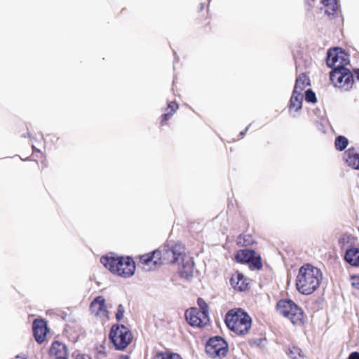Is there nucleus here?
<instances>
[{
  "label": "nucleus",
  "mask_w": 359,
  "mask_h": 359,
  "mask_svg": "<svg viewBox=\"0 0 359 359\" xmlns=\"http://www.w3.org/2000/svg\"><path fill=\"white\" fill-rule=\"evenodd\" d=\"M304 99L309 103H316L317 102L316 95L312 89H307L305 91Z\"/></svg>",
  "instance_id": "cd10ccee"
},
{
  "label": "nucleus",
  "mask_w": 359,
  "mask_h": 359,
  "mask_svg": "<svg viewBox=\"0 0 359 359\" xmlns=\"http://www.w3.org/2000/svg\"><path fill=\"white\" fill-rule=\"evenodd\" d=\"M228 351V343L220 336L212 337L206 342L205 353L211 358H224Z\"/></svg>",
  "instance_id": "0eeeda50"
},
{
  "label": "nucleus",
  "mask_w": 359,
  "mask_h": 359,
  "mask_svg": "<svg viewBox=\"0 0 359 359\" xmlns=\"http://www.w3.org/2000/svg\"><path fill=\"white\" fill-rule=\"evenodd\" d=\"M122 263L118 264L119 271L116 273L117 275L123 278H129L134 275L135 271V263L131 257L121 256Z\"/></svg>",
  "instance_id": "f8f14e48"
},
{
  "label": "nucleus",
  "mask_w": 359,
  "mask_h": 359,
  "mask_svg": "<svg viewBox=\"0 0 359 359\" xmlns=\"http://www.w3.org/2000/svg\"><path fill=\"white\" fill-rule=\"evenodd\" d=\"M27 135H28V137L29 138L30 140V142H31V146H32V150H33V154L32 156H36L37 158L39 157V155H42L41 151L38 149H36L35 144H34V142L36 140L34 137L33 135L30 133H27Z\"/></svg>",
  "instance_id": "c756f323"
},
{
  "label": "nucleus",
  "mask_w": 359,
  "mask_h": 359,
  "mask_svg": "<svg viewBox=\"0 0 359 359\" xmlns=\"http://www.w3.org/2000/svg\"><path fill=\"white\" fill-rule=\"evenodd\" d=\"M348 145V140L343 135L336 137L334 140V147L337 151H342L346 149Z\"/></svg>",
  "instance_id": "4be33fe9"
},
{
  "label": "nucleus",
  "mask_w": 359,
  "mask_h": 359,
  "mask_svg": "<svg viewBox=\"0 0 359 359\" xmlns=\"http://www.w3.org/2000/svg\"><path fill=\"white\" fill-rule=\"evenodd\" d=\"M348 359H359V352L353 351L348 355Z\"/></svg>",
  "instance_id": "4c0bfd02"
},
{
  "label": "nucleus",
  "mask_w": 359,
  "mask_h": 359,
  "mask_svg": "<svg viewBox=\"0 0 359 359\" xmlns=\"http://www.w3.org/2000/svg\"><path fill=\"white\" fill-rule=\"evenodd\" d=\"M119 359H129V355H121Z\"/></svg>",
  "instance_id": "79ce46f5"
},
{
  "label": "nucleus",
  "mask_w": 359,
  "mask_h": 359,
  "mask_svg": "<svg viewBox=\"0 0 359 359\" xmlns=\"http://www.w3.org/2000/svg\"><path fill=\"white\" fill-rule=\"evenodd\" d=\"M124 313H125V309H124L123 306L121 304H118L117 306V311L116 313V319L117 321L119 322L123 319Z\"/></svg>",
  "instance_id": "2f4dec72"
},
{
  "label": "nucleus",
  "mask_w": 359,
  "mask_h": 359,
  "mask_svg": "<svg viewBox=\"0 0 359 359\" xmlns=\"http://www.w3.org/2000/svg\"><path fill=\"white\" fill-rule=\"evenodd\" d=\"M238 239V243L242 244L243 245L245 246L250 245L253 243L252 238L250 235H245L243 236L240 235Z\"/></svg>",
  "instance_id": "7c9ffc66"
},
{
  "label": "nucleus",
  "mask_w": 359,
  "mask_h": 359,
  "mask_svg": "<svg viewBox=\"0 0 359 359\" xmlns=\"http://www.w3.org/2000/svg\"><path fill=\"white\" fill-rule=\"evenodd\" d=\"M235 259L238 263L248 264L250 269L260 270L263 267L261 256L254 250L243 249L237 251Z\"/></svg>",
  "instance_id": "6e6552de"
},
{
  "label": "nucleus",
  "mask_w": 359,
  "mask_h": 359,
  "mask_svg": "<svg viewBox=\"0 0 359 359\" xmlns=\"http://www.w3.org/2000/svg\"><path fill=\"white\" fill-rule=\"evenodd\" d=\"M276 309L280 314L288 318L294 325H302L305 323L302 309L290 299L279 300L276 304Z\"/></svg>",
  "instance_id": "7ed1b4c3"
},
{
  "label": "nucleus",
  "mask_w": 359,
  "mask_h": 359,
  "mask_svg": "<svg viewBox=\"0 0 359 359\" xmlns=\"http://www.w3.org/2000/svg\"><path fill=\"white\" fill-rule=\"evenodd\" d=\"M75 359H90V358L88 355H81L80 354H78Z\"/></svg>",
  "instance_id": "ea45409f"
},
{
  "label": "nucleus",
  "mask_w": 359,
  "mask_h": 359,
  "mask_svg": "<svg viewBox=\"0 0 359 359\" xmlns=\"http://www.w3.org/2000/svg\"><path fill=\"white\" fill-rule=\"evenodd\" d=\"M344 260L353 266H359V248H351L346 250Z\"/></svg>",
  "instance_id": "6ab92c4d"
},
{
  "label": "nucleus",
  "mask_w": 359,
  "mask_h": 359,
  "mask_svg": "<svg viewBox=\"0 0 359 359\" xmlns=\"http://www.w3.org/2000/svg\"><path fill=\"white\" fill-rule=\"evenodd\" d=\"M100 262L110 272L116 274V273L119 271L118 264L122 263V259H121V256H116L114 253L110 252L102 256Z\"/></svg>",
  "instance_id": "4468645a"
},
{
  "label": "nucleus",
  "mask_w": 359,
  "mask_h": 359,
  "mask_svg": "<svg viewBox=\"0 0 359 359\" xmlns=\"http://www.w3.org/2000/svg\"><path fill=\"white\" fill-rule=\"evenodd\" d=\"M154 359H183L182 356L175 353L158 352Z\"/></svg>",
  "instance_id": "b1692460"
},
{
  "label": "nucleus",
  "mask_w": 359,
  "mask_h": 359,
  "mask_svg": "<svg viewBox=\"0 0 359 359\" xmlns=\"http://www.w3.org/2000/svg\"><path fill=\"white\" fill-rule=\"evenodd\" d=\"M250 126H251V123H250V124H249V125L245 128V129L244 130H243V131H241V132H240V133H239V137H240L241 138H243V137H244L245 134L247 133V131H248V130H249V128H250Z\"/></svg>",
  "instance_id": "58836bf2"
},
{
  "label": "nucleus",
  "mask_w": 359,
  "mask_h": 359,
  "mask_svg": "<svg viewBox=\"0 0 359 359\" xmlns=\"http://www.w3.org/2000/svg\"><path fill=\"white\" fill-rule=\"evenodd\" d=\"M205 4L203 3L200 4L199 11H202L204 9Z\"/></svg>",
  "instance_id": "37998d69"
},
{
  "label": "nucleus",
  "mask_w": 359,
  "mask_h": 359,
  "mask_svg": "<svg viewBox=\"0 0 359 359\" xmlns=\"http://www.w3.org/2000/svg\"><path fill=\"white\" fill-rule=\"evenodd\" d=\"M109 338L116 350H124L130 344L133 337L124 325L116 324L111 326Z\"/></svg>",
  "instance_id": "20e7f679"
},
{
  "label": "nucleus",
  "mask_w": 359,
  "mask_h": 359,
  "mask_svg": "<svg viewBox=\"0 0 359 359\" xmlns=\"http://www.w3.org/2000/svg\"><path fill=\"white\" fill-rule=\"evenodd\" d=\"M303 77L302 76L297 81H295L294 90L289 102L290 109H295V111H299L302 107L303 97L302 96V92L304 90V86H300V81Z\"/></svg>",
  "instance_id": "9b49d317"
},
{
  "label": "nucleus",
  "mask_w": 359,
  "mask_h": 359,
  "mask_svg": "<svg viewBox=\"0 0 359 359\" xmlns=\"http://www.w3.org/2000/svg\"><path fill=\"white\" fill-rule=\"evenodd\" d=\"M172 115H173L172 112H167V113L163 114L161 116V122L163 123V122L167 121L168 120H169L171 118V116Z\"/></svg>",
  "instance_id": "e433bc0d"
},
{
  "label": "nucleus",
  "mask_w": 359,
  "mask_h": 359,
  "mask_svg": "<svg viewBox=\"0 0 359 359\" xmlns=\"http://www.w3.org/2000/svg\"><path fill=\"white\" fill-rule=\"evenodd\" d=\"M351 285L355 289L359 290V274L351 276Z\"/></svg>",
  "instance_id": "72a5a7b5"
},
{
  "label": "nucleus",
  "mask_w": 359,
  "mask_h": 359,
  "mask_svg": "<svg viewBox=\"0 0 359 359\" xmlns=\"http://www.w3.org/2000/svg\"><path fill=\"white\" fill-rule=\"evenodd\" d=\"M356 79L359 81V67L354 70Z\"/></svg>",
  "instance_id": "a19ab883"
},
{
  "label": "nucleus",
  "mask_w": 359,
  "mask_h": 359,
  "mask_svg": "<svg viewBox=\"0 0 359 359\" xmlns=\"http://www.w3.org/2000/svg\"><path fill=\"white\" fill-rule=\"evenodd\" d=\"M67 357L68 356H65V357H62V358H55V359H68Z\"/></svg>",
  "instance_id": "c03bdc74"
},
{
  "label": "nucleus",
  "mask_w": 359,
  "mask_h": 359,
  "mask_svg": "<svg viewBox=\"0 0 359 359\" xmlns=\"http://www.w3.org/2000/svg\"><path fill=\"white\" fill-rule=\"evenodd\" d=\"M210 0H208V3H210Z\"/></svg>",
  "instance_id": "a18cd8bd"
},
{
  "label": "nucleus",
  "mask_w": 359,
  "mask_h": 359,
  "mask_svg": "<svg viewBox=\"0 0 359 359\" xmlns=\"http://www.w3.org/2000/svg\"><path fill=\"white\" fill-rule=\"evenodd\" d=\"M158 253H159V252H156V250L151 252L142 255L140 257V260L141 263H142L145 265H148L149 263H151V262L154 265H158L159 262L157 258Z\"/></svg>",
  "instance_id": "412c9836"
},
{
  "label": "nucleus",
  "mask_w": 359,
  "mask_h": 359,
  "mask_svg": "<svg viewBox=\"0 0 359 359\" xmlns=\"http://www.w3.org/2000/svg\"><path fill=\"white\" fill-rule=\"evenodd\" d=\"M33 335L34 339L39 344H41L46 338L49 332L48 325L43 319H36L32 325Z\"/></svg>",
  "instance_id": "9d476101"
},
{
  "label": "nucleus",
  "mask_w": 359,
  "mask_h": 359,
  "mask_svg": "<svg viewBox=\"0 0 359 359\" xmlns=\"http://www.w3.org/2000/svg\"><path fill=\"white\" fill-rule=\"evenodd\" d=\"M322 278L323 274L318 268L311 264H304L299 269L296 288L302 294H311L318 288Z\"/></svg>",
  "instance_id": "f257e3e1"
},
{
  "label": "nucleus",
  "mask_w": 359,
  "mask_h": 359,
  "mask_svg": "<svg viewBox=\"0 0 359 359\" xmlns=\"http://www.w3.org/2000/svg\"><path fill=\"white\" fill-rule=\"evenodd\" d=\"M344 159L349 167L359 170V149L348 148L344 154Z\"/></svg>",
  "instance_id": "dca6fc26"
},
{
  "label": "nucleus",
  "mask_w": 359,
  "mask_h": 359,
  "mask_svg": "<svg viewBox=\"0 0 359 359\" xmlns=\"http://www.w3.org/2000/svg\"><path fill=\"white\" fill-rule=\"evenodd\" d=\"M339 245L343 248L346 243L348 242V236L346 234L342 235L339 239Z\"/></svg>",
  "instance_id": "f704fd0d"
},
{
  "label": "nucleus",
  "mask_w": 359,
  "mask_h": 359,
  "mask_svg": "<svg viewBox=\"0 0 359 359\" xmlns=\"http://www.w3.org/2000/svg\"><path fill=\"white\" fill-rule=\"evenodd\" d=\"M185 318L187 323L192 327L197 326L201 327L206 323V320H209V317L208 319H205L203 318V315L201 311H199L198 309L193 307L187 309L185 312Z\"/></svg>",
  "instance_id": "ddd939ff"
},
{
  "label": "nucleus",
  "mask_w": 359,
  "mask_h": 359,
  "mask_svg": "<svg viewBox=\"0 0 359 359\" xmlns=\"http://www.w3.org/2000/svg\"><path fill=\"white\" fill-rule=\"evenodd\" d=\"M49 355L51 357H55V358L68 356L67 347L59 341H54L49 349Z\"/></svg>",
  "instance_id": "f3484780"
},
{
  "label": "nucleus",
  "mask_w": 359,
  "mask_h": 359,
  "mask_svg": "<svg viewBox=\"0 0 359 359\" xmlns=\"http://www.w3.org/2000/svg\"><path fill=\"white\" fill-rule=\"evenodd\" d=\"M325 61L327 66L330 68H347L346 66L350 63L349 55L341 48H332L327 52Z\"/></svg>",
  "instance_id": "1a4fd4ad"
},
{
  "label": "nucleus",
  "mask_w": 359,
  "mask_h": 359,
  "mask_svg": "<svg viewBox=\"0 0 359 359\" xmlns=\"http://www.w3.org/2000/svg\"><path fill=\"white\" fill-rule=\"evenodd\" d=\"M227 327L238 335L247 334L252 326V318L241 308L230 309L225 315Z\"/></svg>",
  "instance_id": "f03ea898"
},
{
  "label": "nucleus",
  "mask_w": 359,
  "mask_h": 359,
  "mask_svg": "<svg viewBox=\"0 0 359 359\" xmlns=\"http://www.w3.org/2000/svg\"><path fill=\"white\" fill-rule=\"evenodd\" d=\"M194 263L192 257L189 256H183L182 257L181 266L179 269L180 277L187 280L193 277Z\"/></svg>",
  "instance_id": "2eb2a0df"
},
{
  "label": "nucleus",
  "mask_w": 359,
  "mask_h": 359,
  "mask_svg": "<svg viewBox=\"0 0 359 359\" xmlns=\"http://www.w3.org/2000/svg\"><path fill=\"white\" fill-rule=\"evenodd\" d=\"M320 3L325 7V13L330 16H334L339 9L337 0H321Z\"/></svg>",
  "instance_id": "aec40b11"
},
{
  "label": "nucleus",
  "mask_w": 359,
  "mask_h": 359,
  "mask_svg": "<svg viewBox=\"0 0 359 359\" xmlns=\"http://www.w3.org/2000/svg\"><path fill=\"white\" fill-rule=\"evenodd\" d=\"M313 111L314 115L319 118L318 121H316V125H320V126L324 128L327 123V120L325 117V111L317 107L315 109H313Z\"/></svg>",
  "instance_id": "5701e85b"
},
{
  "label": "nucleus",
  "mask_w": 359,
  "mask_h": 359,
  "mask_svg": "<svg viewBox=\"0 0 359 359\" xmlns=\"http://www.w3.org/2000/svg\"><path fill=\"white\" fill-rule=\"evenodd\" d=\"M97 305L98 311H102L105 310V299L102 296L96 297L90 304V308Z\"/></svg>",
  "instance_id": "bb28decb"
},
{
  "label": "nucleus",
  "mask_w": 359,
  "mask_h": 359,
  "mask_svg": "<svg viewBox=\"0 0 359 359\" xmlns=\"http://www.w3.org/2000/svg\"><path fill=\"white\" fill-rule=\"evenodd\" d=\"M197 304L199 306V311H201V313L203 315V318L205 319H208L209 316L208 312V306L207 303L204 301L203 298H198L197 299Z\"/></svg>",
  "instance_id": "a878e982"
},
{
  "label": "nucleus",
  "mask_w": 359,
  "mask_h": 359,
  "mask_svg": "<svg viewBox=\"0 0 359 359\" xmlns=\"http://www.w3.org/2000/svg\"><path fill=\"white\" fill-rule=\"evenodd\" d=\"M302 76L304 77L302 78V80L300 81V86H303L304 89L306 85H309V79L305 74L302 73L296 79V81H297Z\"/></svg>",
  "instance_id": "473e14b6"
},
{
  "label": "nucleus",
  "mask_w": 359,
  "mask_h": 359,
  "mask_svg": "<svg viewBox=\"0 0 359 359\" xmlns=\"http://www.w3.org/2000/svg\"><path fill=\"white\" fill-rule=\"evenodd\" d=\"M231 285L236 290L243 291L247 289L248 283L244 275L241 273L236 272L230 278Z\"/></svg>",
  "instance_id": "a211bd4d"
},
{
  "label": "nucleus",
  "mask_w": 359,
  "mask_h": 359,
  "mask_svg": "<svg viewBox=\"0 0 359 359\" xmlns=\"http://www.w3.org/2000/svg\"><path fill=\"white\" fill-rule=\"evenodd\" d=\"M183 247L180 244H175L172 246L164 245L156 250L158 252L157 258L158 259V265L164 264H175L182 257L183 252Z\"/></svg>",
  "instance_id": "423d86ee"
},
{
  "label": "nucleus",
  "mask_w": 359,
  "mask_h": 359,
  "mask_svg": "<svg viewBox=\"0 0 359 359\" xmlns=\"http://www.w3.org/2000/svg\"><path fill=\"white\" fill-rule=\"evenodd\" d=\"M168 107L170 109V112H172L173 114L178 109L179 106L178 104L175 102H170L168 104Z\"/></svg>",
  "instance_id": "c9c22d12"
},
{
  "label": "nucleus",
  "mask_w": 359,
  "mask_h": 359,
  "mask_svg": "<svg viewBox=\"0 0 359 359\" xmlns=\"http://www.w3.org/2000/svg\"><path fill=\"white\" fill-rule=\"evenodd\" d=\"M302 350L297 346L289 347L286 351V354L291 359H299L302 357Z\"/></svg>",
  "instance_id": "393cba45"
},
{
  "label": "nucleus",
  "mask_w": 359,
  "mask_h": 359,
  "mask_svg": "<svg viewBox=\"0 0 359 359\" xmlns=\"http://www.w3.org/2000/svg\"><path fill=\"white\" fill-rule=\"evenodd\" d=\"M24 359H26V358H24Z\"/></svg>",
  "instance_id": "49530a36"
},
{
  "label": "nucleus",
  "mask_w": 359,
  "mask_h": 359,
  "mask_svg": "<svg viewBox=\"0 0 359 359\" xmlns=\"http://www.w3.org/2000/svg\"><path fill=\"white\" fill-rule=\"evenodd\" d=\"M266 341L265 338H252L249 339L248 344L252 347H262Z\"/></svg>",
  "instance_id": "c85d7f7f"
},
{
  "label": "nucleus",
  "mask_w": 359,
  "mask_h": 359,
  "mask_svg": "<svg viewBox=\"0 0 359 359\" xmlns=\"http://www.w3.org/2000/svg\"><path fill=\"white\" fill-rule=\"evenodd\" d=\"M330 79L335 86L345 90H350L354 83L353 74L348 68H332Z\"/></svg>",
  "instance_id": "39448f33"
}]
</instances>
